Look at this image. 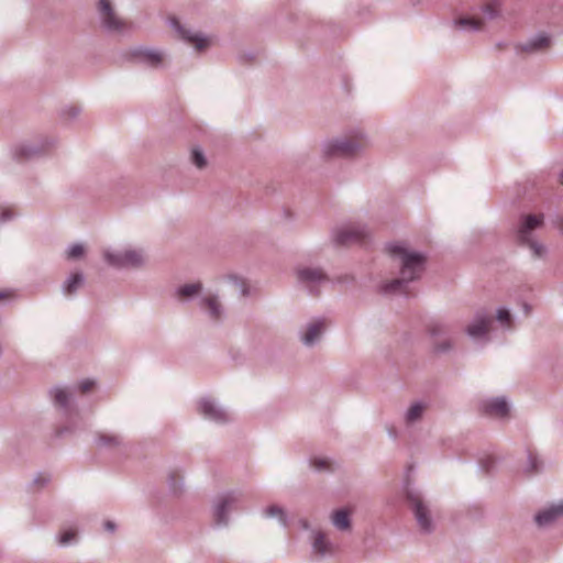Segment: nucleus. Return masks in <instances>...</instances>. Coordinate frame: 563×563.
Returning <instances> with one entry per match:
<instances>
[{"mask_svg": "<svg viewBox=\"0 0 563 563\" xmlns=\"http://www.w3.org/2000/svg\"><path fill=\"white\" fill-rule=\"evenodd\" d=\"M388 252L401 263V277L385 286V291H405L404 284L418 278L424 269L426 258L419 253L408 252L399 244L390 245Z\"/></svg>", "mask_w": 563, "mask_h": 563, "instance_id": "f257e3e1", "label": "nucleus"}, {"mask_svg": "<svg viewBox=\"0 0 563 563\" xmlns=\"http://www.w3.org/2000/svg\"><path fill=\"white\" fill-rule=\"evenodd\" d=\"M500 9V0H486L482 7V12L484 16H478L476 14L463 16L456 20V25L468 30V31H479L483 30L486 21L495 19Z\"/></svg>", "mask_w": 563, "mask_h": 563, "instance_id": "f03ea898", "label": "nucleus"}, {"mask_svg": "<svg viewBox=\"0 0 563 563\" xmlns=\"http://www.w3.org/2000/svg\"><path fill=\"white\" fill-rule=\"evenodd\" d=\"M543 223L542 214H528L526 216L518 229V240L522 244H527L533 252L534 256H541L544 249L541 244L533 241L530 236L531 232L541 227Z\"/></svg>", "mask_w": 563, "mask_h": 563, "instance_id": "7ed1b4c3", "label": "nucleus"}, {"mask_svg": "<svg viewBox=\"0 0 563 563\" xmlns=\"http://www.w3.org/2000/svg\"><path fill=\"white\" fill-rule=\"evenodd\" d=\"M365 144L362 137L354 136L345 141L330 144L327 153L331 156H352L358 153Z\"/></svg>", "mask_w": 563, "mask_h": 563, "instance_id": "20e7f679", "label": "nucleus"}, {"mask_svg": "<svg viewBox=\"0 0 563 563\" xmlns=\"http://www.w3.org/2000/svg\"><path fill=\"white\" fill-rule=\"evenodd\" d=\"M104 258L110 265L117 267H136L144 261L143 254L135 250H129L119 254L106 252Z\"/></svg>", "mask_w": 563, "mask_h": 563, "instance_id": "39448f33", "label": "nucleus"}, {"mask_svg": "<svg viewBox=\"0 0 563 563\" xmlns=\"http://www.w3.org/2000/svg\"><path fill=\"white\" fill-rule=\"evenodd\" d=\"M365 236L366 233L363 229L355 225H347L336 232L335 240L338 244L350 245L362 242Z\"/></svg>", "mask_w": 563, "mask_h": 563, "instance_id": "423d86ee", "label": "nucleus"}, {"mask_svg": "<svg viewBox=\"0 0 563 563\" xmlns=\"http://www.w3.org/2000/svg\"><path fill=\"white\" fill-rule=\"evenodd\" d=\"M408 500L410 506L415 512L417 521L421 529L428 531L431 528V520L429 518V511L427 507L423 505L422 500L418 495L409 494Z\"/></svg>", "mask_w": 563, "mask_h": 563, "instance_id": "0eeeda50", "label": "nucleus"}, {"mask_svg": "<svg viewBox=\"0 0 563 563\" xmlns=\"http://www.w3.org/2000/svg\"><path fill=\"white\" fill-rule=\"evenodd\" d=\"M99 10L102 16V21L108 29L120 31L125 26V22L115 15L111 3L108 0L99 1Z\"/></svg>", "mask_w": 563, "mask_h": 563, "instance_id": "6e6552de", "label": "nucleus"}, {"mask_svg": "<svg viewBox=\"0 0 563 563\" xmlns=\"http://www.w3.org/2000/svg\"><path fill=\"white\" fill-rule=\"evenodd\" d=\"M172 25L178 31L180 36L188 43L192 44L197 51H203L209 47L211 41L208 37H202L198 34L190 35L188 31L183 29L176 18L170 19Z\"/></svg>", "mask_w": 563, "mask_h": 563, "instance_id": "1a4fd4ad", "label": "nucleus"}, {"mask_svg": "<svg viewBox=\"0 0 563 563\" xmlns=\"http://www.w3.org/2000/svg\"><path fill=\"white\" fill-rule=\"evenodd\" d=\"M483 410L489 416L503 418L508 416L509 407L504 398H495L485 402Z\"/></svg>", "mask_w": 563, "mask_h": 563, "instance_id": "9d476101", "label": "nucleus"}, {"mask_svg": "<svg viewBox=\"0 0 563 563\" xmlns=\"http://www.w3.org/2000/svg\"><path fill=\"white\" fill-rule=\"evenodd\" d=\"M563 516V504L551 506L548 509L540 511L536 516V522L539 526H547L554 522L558 518Z\"/></svg>", "mask_w": 563, "mask_h": 563, "instance_id": "9b49d317", "label": "nucleus"}, {"mask_svg": "<svg viewBox=\"0 0 563 563\" xmlns=\"http://www.w3.org/2000/svg\"><path fill=\"white\" fill-rule=\"evenodd\" d=\"M492 319L485 316H478L476 320L467 327V333L473 338H479L490 330Z\"/></svg>", "mask_w": 563, "mask_h": 563, "instance_id": "f8f14e48", "label": "nucleus"}, {"mask_svg": "<svg viewBox=\"0 0 563 563\" xmlns=\"http://www.w3.org/2000/svg\"><path fill=\"white\" fill-rule=\"evenodd\" d=\"M199 411L206 418L217 422L225 420V413L221 409L217 408L216 405L210 400H201L199 402Z\"/></svg>", "mask_w": 563, "mask_h": 563, "instance_id": "ddd939ff", "label": "nucleus"}, {"mask_svg": "<svg viewBox=\"0 0 563 563\" xmlns=\"http://www.w3.org/2000/svg\"><path fill=\"white\" fill-rule=\"evenodd\" d=\"M297 275L299 280L310 284V283H321L325 280L324 274L317 268H299L297 271Z\"/></svg>", "mask_w": 563, "mask_h": 563, "instance_id": "4468645a", "label": "nucleus"}, {"mask_svg": "<svg viewBox=\"0 0 563 563\" xmlns=\"http://www.w3.org/2000/svg\"><path fill=\"white\" fill-rule=\"evenodd\" d=\"M325 327H327V324H325L324 320H319V321L312 322L308 327V329L302 338L303 343L307 345L314 343V341L320 336V334L325 329Z\"/></svg>", "mask_w": 563, "mask_h": 563, "instance_id": "2eb2a0df", "label": "nucleus"}, {"mask_svg": "<svg viewBox=\"0 0 563 563\" xmlns=\"http://www.w3.org/2000/svg\"><path fill=\"white\" fill-rule=\"evenodd\" d=\"M350 515L351 511L347 509H339L333 512L332 522L340 530H346L350 528Z\"/></svg>", "mask_w": 563, "mask_h": 563, "instance_id": "dca6fc26", "label": "nucleus"}, {"mask_svg": "<svg viewBox=\"0 0 563 563\" xmlns=\"http://www.w3.org/2000/svg\"><path fill=\"white\" fill-rule=\"evenodd\" d=\"M551 45V40L547 35H539L531 42L527 44L525 48L528 52H539L549 48Z\"/></svg>", "mask_w": 563, "mask_h": 563, "instance_id": "f3484780", "label": "nucleus"}, {"mask_svg": "<svg viewBox=\"0 0 563 563\" xmlns=\"http://www.w3.org/2000/svg\"><path fill=\"white\" fill-rule=\"evenodd\" d=\"M313 550L314 552L322 555L332 552V545L330 544V542L327 540L325 536L322 532H318L314 536Z\"/></svg>", "mask_w": 563, "mask_h": 563, "instance_id": "a211bd4d", "label": "nucleus"}, {"mask_svg": "<svg viewBox=\"0 0 563 563\" xmlns=\"http://www.w3.org/2000/svg\"><path fill=\"white\" fill-rule=\"evenodd\" d=\"M232 501H233V498L228 496V497L223 498L220 501V504L217 506L216 512H214L217 523L220 525V523L227 522L225 514H227Z\"/></svg>", "mask_w": 563, "mask_h": 563, "instance_id": "6ab92c4d", "label": "nucleus"}, {"mask_svg": "<svg viewBox=\"0 0 563 563\" xmlns=\"http://www.w3.org/2000/svg\"><path fill=\"white\" fill-rule=\"evenodd\" d=\"M203 303L206 308L209 310L210 316L214 319H218L221 314L220 308L221 305L218 301V298L214 296H208L203 299Z\"/></svg>", "mask_w": 563, "mask_h": 563, "instance_id": "aec40b11", "label": "nucleus"}, {"mask_svg": "<svg viewBox=\"0 0 563 563\" xmlns=\"http://www.w3.org/2000/svg\"><path fill=\"white\" fill-rule=\"evenodd\" d=\"M141 58L150 66H158L164 59L163 54L156 51L142 52Z\"/></svg>", "mask_w": 563, "mask_h": 563, "instance_id": "412c9836", "label": "nucleus"}, {"mask_svg": "<svg viewBox=\"0 0 563 563\" xmlns=\"http://www.w3.org/2000/svg\"><path fill=\"white\" fill-rule=\"evenodd\" d=\"M200 290H201L200 283L187 284V285L181 286L178 289V297L179 298H189L194 295H197Z\"/></svg>", "mask_w": 563, "mask_h": 563, "instance_id": "4be33fe9", "label": "nucleus"}, {"mask_svg": "<svg viewBox=\"0 0 563 563\" xmlns=\"http://www.w3.org/2000/svg\"><path fill=\"white\" fill-rule=\"evenodd\" d=\"M82 276L78 273L74 274L66 284L65 290L67 295H71L81 284Z\"/></svg>", "mask_w": 563, "mask_h": 563, "instance_id": "5701e85b", "label": "nucleus"}, {"mask_svg": "<svg viewBox=\"0 0 563 563\" xmlns=\"http://www.w3.org/2000/svg\"><path fill=\"white\" fill-rule=\"evenodd\" d=\"M423 410H424V406H422L421 404L412 405L407 412V420L409 422L416 421L417 419H419L421 417Z\"/></svg>", "mask_w": 563, "mask_h": 563, "instance_id": "b1692460", "label": "nucleus"}, {"mask_svg": "<svg viewBox=\"0 0 563 563\" xmlns=\"http://www.w3.org/2000/svg\"><path fill=\"white\" fill-rule=\"evenodd\" d=\"M99 440L104 446H115L120 443L119 437L114 434H99Z\"/></svg>", "mask_w": 563, "mask_h": 563, "instance_id": "393cba45", "label": "nucleus"}, {"mask_svg": "<svg viewBox=\"0 0 563 563\" xmlns=\"http://www.w3.org/2000/svg\"><path fill=\"white\" fill-rule=\"evenodd\" d=\"M68 393L65 389H56L54 391V400L58 406H66L68 402Z\"/></svg>", "mask_w": 563, "mask_h": 563, "instance_id": "a878e982", "label": "nucleus"}, {"mask_svg": "<svg viewBox=\"0 0 563 563\" xmlns=\"http://www.w3.org/2000/svg\"><path fill=\"white\" fill-rule=\"evenodd\" d=\"M191 159H192V163L198 167V168H203L207 164L206 162V158L203 156V154L195 148L191 153Z\"/></svg>", "mask_w": 563, "mask_h": 563, "instance_id": "bb28decb", "label": "nucleus"}, {"mask_svg": "<svg viewBox=\"0 0 563 563\" xmlns=\"http://www.w3.org/2000/svg\"><path fill=\"white\" fill-rule=\"evenodd\" d=\"M85 253V249L81 244L73 245L68 251V258H78L82 256Z\"/></svg>", "mask_w": 563, "mask_h": 563, "instance_id": "cd10ccee", "label": "nucleus"}, {"mask_svg": "<svg viewBox=\"0 0 563 563\" xmlns=\"http://www.w3.org/2000/svg\"><path fill=\"white\" fill-rule=\"evenodd\" d=\"M428 331L430 332L431 335L435 336V335L442 333L444 331V328H443V325L440 322L432 321L428 325Z\"/></svg>", "mask_w": 563, "mask_h": 563, "instance_id": "c85d7f7f", "label": "nucleus"}, {"mask_svg": "<svg viewBox=\"0 0 563 563\" xmlns=\"http://www.w3.org/2000/svg\"><path fill=\"white\" fill-rule=\"evenodd\" d=\"M75 537H76V531L75 530L64 531L60 534L59 543L65 545V544L69 543Z\"/></svg>", "mask_w": 563, "mask_h": 563, "instance_id": "c756f323", "label": "nucleus"}, {"mask_svg": "<svg viewBox=\"0 0 563 563\" xmlns=\"http://www.w3.org/2000/svg\"><path fill=\"white\" fill-rule=\"evenodd\" d=\"M312 465L317 470H329L330 468V461H328L327 459H314L312 461Z\"/></svg>", "mask_w": 563, "mask_h": 563, "instance_id": "7c9ffc66", "label": "nucleus"}, {"mask_svg": "<svg viewBox=\"0 0 563 563\" xmlns=\"http://www.w3.org/2000/svg\"><path fill=\"white\" fill-rule=\"evenodd\" d=\"M93 386H95L93 380L86 379V380L81 382L79 385L80 393L86 394V393L90 391L93 388Z\"/></svg>", "mask_w": 563, "mask_h": 563, "instance_id": "2f4dec72", "label": "nucleus"}, {"mask_svg": "<svg viewBox=\"0 0 563 563\" xmlns=\"http://www.w3.org/2000/svg\"><path fill=\"white\" fill-rule=\"evenodd\" d=\"M497 318L500 322L510 323V313L506 309H499Z\"/></svg>", "mask_w": 563, "mask_h": 563, "instance_id": "473e14b6", "label": "nucleus"}, {"mask_svg": "<svg viewBox=\"0 0 563 563\" xmlns=\"http://www.w3.org/2000/svg\"><path fill=\"white\" fill-rule=\"evenodd\" d=\"M267 515L268 516H279L280 517V520L284 521V518H283V511L280 508L276 507V506H272L267 509Z\"/></svg>", "mask_w": 563, "mask_h": 563, "instance_id": "72a5a7b5", "label": "nucleus"}, {"mask_svg": "<svg viewBox=\"0 0 563 563\" xmlns=\"http://www.w3.org/2000/svg\"><path fill=\"white\" fill-rule=\"evenodd\" d=\"M13 216V211L11 209H5L2 213H0V220L10 219Z\"/></svg>", "mask_w": 563, "mask_h": 563, "instance_id": "f704fd0d", "label": "nucleus"}, {"mask_svg": "<svg viewBox=\"0 0 563 563\" xmlns=\"http://www.w3.org/2000/svg\"><path fill=\"white\" fill-rule=\"evenodd\" d=\"M234 280L239 284L242 295L245 296L247 294V288H246L245 283L243 280H238L236 278H234Z\"/></svg>", "mask_w": 563, "mask_h": 563, "instance_id": "c9c22d12", "label": "nucleus"}, {"mask_svg": "<svg viewBox=\"0 0 563 563\" xmlns=\"http://www.w3.org/2000/svg\"><path fill=\"white\" fill-rule=\"evenodd\" d=\"M529 459H530V462H531V468L533 472H537L538 471V466H537V457L530 453L529 455Z\"/></svg>", "mask_w": 563, "mask_h": 563, "instance_id": "e433bc0d", "label": "nucleus"}, {"mask_svg": "<svg viewBox=\"0 0 563 563\" xmlns=\"http://www.w3.org/2000/svg\"><path fill=\"white\" fill-rule=\"evenodd\" d=\"M18 155L21 156V157H29L31 156V154L29 153V151H26V148L24 147H21L18 152Z\"/></svg>", "mask_w": 563, "mask_h": 563, "instance_id": "4c0bfd02", "label": "nucleus"}, {"mask_svg": "<svg viewBox=\"0 0 563 563\" xmlns=\"http://www.w3.org/2000/svg\"><path fill=\"white\" fill-rule=\"evenodd\" d=\"M13 296V294L11 291H0V299H9Z\"/></svg>", "mask_w": 563, "mask_h": 563, "instance_id": "58836bf2", "label": "nucleus"}, {"mask_svg": "<svg viewBox=\"0 0 563 563\" xmlns=\"http://www.w3.org/2000/svg\"><path fill=\"white\" fill-rule=\"evenodd\" d=\"M106 528L110 531H113L114 530V525L111 522V521H107L106 522Z\"/></svg>", "mask_w": 563, "mask_h": 563, "instance_id": "ea45409f", "label": "nucleus"}, {"mask_svg": "<svg viewBox=\"0 0 563 563\" xmlns=\"http://www.w3.org/2000/svg\"><path fill=\"white\" fill-rule=\"evenodd\" d=\"M449 347V345H443V346H440L439 350H446Z\"/></svg>", "mask_w": 563, "mask_h": 563, "instance_id": "a19ab883", "label": "nucleus"}, {"mask_svg": "<svg viewBox=\"0 0 563 563\" xmlns=\"http://www.w3.org/2000/svg\"><path fill=\"white\" fill-rule=\"evenodd\" d=\"M560 181H561V184H563V172L560 175Z\"/></svg>", "mask_w": 563, "mask_h": 563, "instance_id": "79ce46f5", "label": "nucleus"}, {"mask_svg": "<svg viewBox=\"0 0 563 563\" xmlns=\"http://www.w3.org/2000/svg\"><path fill=\"white\" fill-rule=\"evenodd\" d=\"M561 230L563 231V220H562V223H561Z\"/></svg>", "mask_w": 563, "mask_h": 563, "instance_id": "37998d69", "label": "nucleus"}]
</instances>
